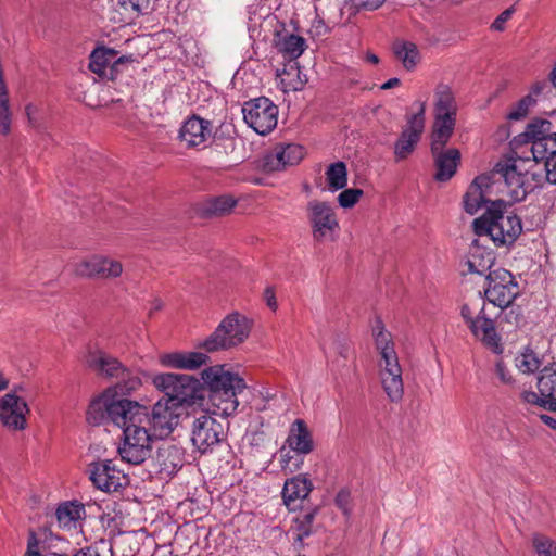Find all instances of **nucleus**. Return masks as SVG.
Instances as JSON below:
<instances>
[{"label":"nucleus","instance_id":"1","mask_svg":"<svg viewBox=\"0 0 556 556\" xmlns=\"http://www.w3.org/2000/svg\"><path fill=\"white\" fill-rule=\"evenodd\" d=\"M201 376L208 392L207 413L223 418L232 415L239 405L237 395L247 388L243 378L225 370V365L208 367Z\"/></svg>","mask_w":556,"mask_h":556},{"label":"nucleus","instance_id":"2","mask_svg":"<svg viewBox=\"0 0 556 556\" xmlns=\"http://www.w3.org/2000/svg\"><path fill=\"white\" fill-rule=\"evenodd\" d=\"M506 202L495 199L480 217L473 219L472 230L479 236H489L497 245L513 244L522 232L521 219L516 214L505 215Z\"/></svg>","mask_w":556,"mask_h":556},{"label":"nucleus","instance_id":"3","mask_svg":"<svg viewBox=\"0 0 556 556\" xmlns=\"http://www.w3.org/2000/svg\"><path fill=\"white\" fill-rule=\"evenodd\" d=\"M154 386L164 392V400L178 409L205 399V384L190 375L161 374L153 379Z\"/></svg>","mask_w":556,"mask_h":556},{"label":"nucleus","instance_id":"4","mask_svg":"<svg viewBox=\"0 0 556 556\" xmlns=\"http://www.w3.org/2000/svg\"><path fill=\"white\" fill-rule=\"evenodd\" d=\"M460 316L471 334L495 354L503 353L501 336L496 331V321L486 315L481 292L476 299L462 304Z\"/></svg>","mask_w":556,"mask_h":556},{"label":"nucleus","instance_id":"5","mask_svg":"<svg viewBox=\"0 0 556 556\" xmlns=\"http://www.w3.org/2000/svg\"><path fill=\"white\" fill-rule=\"evenodd\" d=\"M251 328V321L244 315L233 312L227 315L216 329L198 344V348L210 353L229 350L243 343Z\"/></svg>","mask_w":556,"mask_h":556},{"label":"nucleus","instance_id":"6","mask_svg":"<svg viewBox=\"0 0 556 556\" xmlns=\"http://www.w3.org/2000/svg\"><path fill=\"white\" fill-rule=\"evenodd\" d=\"M491 177L496 182L495 190L503 185L511 202H521L532 192L527 175H523V163L516 157L498 162Z\"/></svg>","mask_w":556,"mask_h":556},{"label":"nucleus","instance_id":"7","mask_svg":"<svg viewBox=\"0 0 556 556\" xmlns=\"http://www.w3.org/2000/svg\"><path fill=\"white\" fill-rule=\"evenodd\" d=\"M154 439L148 427L143 425L126 427L123 432V442L117 450L122 460L131 465L142 464L151 456Z\"/></svg>","mask_w":556,"mask_h":556},{"label":"nucleus","instance_id":"8","mask_svg":"<svg viewBox=\"0 0 556 556\" xmlns=\"http://www.w3.org/2000/svg\"><path fill=\"white\" fill-rule=\"evenodd\" d=\"M243 119L255 132L265 136L276 126L278 106L267 97H258L243 103Z\"/></svg>","mask_w":556,"mask_h":556},{"label":"nucleus","instance_id":"9","mask_svg":"<svg viewBox=\"0 0 556 556\" xmlns=\"http://www.w3.org/2000/svg\"><path fill=\"white\" fill-rule=\"evenodd\" d=\"M488 288L484 290L485 299L493 305L505 309L520 294V288L513 274L498 268L486 275Z\"/></svg>","mask_w":556,"mask_h":556},{"label":"nucleus","instance_id":"10","mask_svg":"<svg viewBox=\"0 0 556 556\" xmlns=\"http://www.w3.org/2000/svg\"><path fill=\"white\" fill-rule=\"evenodd\" d=\"M146 419L142 425L155 439H166L179 424L180 412L164 399H160L151 408L146 406Z\"/></svg>","mask_w":556,"mask_h":556},{"label":"nucleus","instance_id":"11","mask_svg":"<svg viewBox=\"0 0 556 556\" xmlns=\"http://www.w3.org/2000/svg\"><path fill=\"white\" fill-rule=\"evenodd\" d=\"M226 439V427L217 421L212 414H203L195 418L192 425V444L206 453L219 445Z\"/></svg>","mask_w":556,"mask_h":556},{"label":"nucleus","instance_id":"12","mask_svg":"<svg viewBox=\"0 0 556 556\" xmlns=\"http://www.w3.org/2000/svg\"><path fill=\"white\" fill-rule=\"evenodd\" d=\"M418 111L407 118L406 127L402 130L394 143V157L396 162L406 160L416 149L425 130V102H417Z\"/></svg>","mask_w":556,"mask_h":556},{"label":"nucleus","instance_id":"13","mask_svg":"<svg viewBox=\"0 0 556 556\" xmlns=\"http://www.w3.org/2000/svg\"><path fill=\"white\" fill-rule=\"evenodd\" d=\"M89 479L97 489L108 493L117 492L129 483L127 475L119 470L112 459L91 463Z\"/></svg>","mask_w":556,"mask_h":556},{"label":"nucleus","instance_id":"14","mask_svg":"<svg viewBox=\"0 0 556 556\" xmlns=\"http://www.w3.org/2000/svg\"><path fill=\"white\" fill-rule=\"evenodd\" d=\"M380 362V379L382 388L391 402L397 403L403 399L404 384L402 368L395 351L382 353Z\"/></svg>","mask_w":556,"mask_h":556},{"label":"nucleus","instance_id":"15","mask_svg":"<svg viewBox=\"0 0 556 556\" xmlns=\"http://www.w3.org/2000/svg\"><path fill=\"white\" fill-rule=\"evenodd\" d=\"M130 60L125 55L119 56L114 49L99 47L90 54L89 70L100 78L115 80L122 67Z\"/></svg>","mask_w":556,"mask_h":556},{"label":"nucleus","instance_id":"16","mask_svg":"<svg viewBox=\"0 0 556 556\" xmlns=\"http://www.w3.org/2000/svg\"><path fill=\"white\" fill-rule=\"evenodd\" d=\"M307 217L316 241H323L328 233L339 228L333 207L324 201L312 200L307 204Z\"/></svg>","mask_w":556,"mask_h":556},{"label":"nucleus","instance_id":"17","mask_svg":"<svg viewBox=\"0 0 556 556\" xmlns=\"http://www.w3.org/2000/svg\"><path fill=\"white\" fill-rule=\"evenodd\" d=\"M29 414L28 404L15 393H8L0 400V421L11 431L26 428V416Z\"/></svg>","mask_w":556,"mask_h":556},{"label":"nucleus","instance_id":"18","mask_svg":"<svg viewBox=\"0 0 556 556\" xmlns=\"http://www.w3.org/2000/svg\"><path fill=\"white\" fill-rule=\"evenodd\" d=\"M109 420L121 427L123 431L126 427L142 425L146 419V406L136 401L118 399L109 404Z\"/></svg>","mask_w":556,"mask_h":556},{"label":"nucleus","instance_id":"19","mask_svg":"<svg viewBox=\"0 0 556 556\" xmlns=\"http://www.w3.org/2000/svg\"><path fill=\"white\" fill-rule=\"evenodd\" d=\"M496 182L489 175H480L470 184L464 195V210L470 214H476L483 205L490 204L495 200L491 194L495 191Z\"/></svg>","mask_w":556,"mask_h":556},{"label":"nucleus","instance_id":"20","mask_svg":"<svg viewBox=\"0 0 556 556\" xmlns=\"http://www.w3.org/2000/svg\"><path fill=\"white\" fill-rule=\"evenodd\" d=\"M304 157V148L289 143L267 153L263 157L262 167L265 172L282 170L287 166L298 165Z\"/></svg>","mask_w":556,"mask_h":556},{"label":"nucleus","instance_id":"21","mask_svg":"<svg viewBox=\"0 0 556 556\" xmlns=\"http://www.w3.org/2000/svg\"><path fill=\"white\" fill-rule=\"evenodd\" d=\"M212 137V122L198 115H192L186 119L179 130V139L188 148L204 149L206 142Z\"/></svg>","mask_w":556,"mask_h":556},{"label":"nucleus","instance_id":"22","mask_svg":"<svg viewBox=\"0 0 556 556\" xmlns=\"http://www.w3.org/2000/svg\"><path fill=\"white\" fill-rule=\"evenodd\" d=\"M85 363L99 377L116 379L124 372V365L113 355L97 349L88 351Z\"/></svg>","mask_w":556,"mask_h":556},{"label":"nucleus","instance_id":"23","mask_svg":"<svg viewBox=\"0 0 556 556\" xmlns=\"http://www.w3.org/2000/svg\"><path fill=\"white\" fill-rule=\"evenodd\" d=\"M430 150L437 168L434 179L440 182L448 181L460 163V151L457 148Z\"/></svg>","mask_w":556,"mask_h":556},{"label":"nucleus","instance_id":"24","mask_svg":"<svg viewBox=\"0 0 556 556\" xmlns=\"http://www.w3.org/2000/svg\"><path fill=\"white\" fill-rule=\"evenodd\" d=\"M159 473L173 476L184 464V451L175 444L163 443L153 458Z\"/></svg>","mask_w":556,"mask_h":556},{"label":"nucleus","instance_id":"25","mask_svg":"<svg viewBox=\"0 0 556 556\" xmlns=\"http://www.w3.org/2000/svg\"><path fill=\"white\" fill-rule=\"evenodd\" d=\"M273 41L277 51L289 61H295L306 49V41L303 37L291 34L283 27L280 30H275Z\"/></svg>","mask_w":556,"mask_h":556},{"label":"nucleus","instance_id":"26","mask_svg":"<svg viewBox=\"0 0 556 556\" xmlns=\"http://www.w3.org/2000/svg\"><path fill=\"white\" fill-rule=\"evenodd\" d=\"M286 444L290 451L299 455H307L314 450V441L306 422L295 419L289 430Z\"/></svg>","mask_w":556,"mask_h":556},{"label":"nucleus","instance_id":"27","mask_svg":"<svg viewBox=\"0 0 556 556\" xmlns=\"http://www.w3.org/2000/svg\"><path fill=\"white\" fill-rule=\"evenodd\" d=\"M313 482L306 475H298L287 479L281 492L283 503L293 508L298 501H304L313 490Z\"/></svg>","mask_w":556,"mask_h":556},{"label":"nucleus","instance_id":"28","mask_svg":"<svg viewBox=\"0 0 556 556\" xmlns=\"http://www.w3.org/2000/svg\"><path fill=\"white\" fill-rule=\"evenodd\" d=\"M528 139L549 140L556 147V111H552L546 117L533 118L521 135Z\"/></svg>","mask_w":556,"mask_h":556},{"label":"nucleus","instance_id":"29","mask_svg":"<svg viewBox=\"0 0 556 556\" xmlns=\"http://www.w3.org/2000/svg\"><path fill=\"white\" fill-rule=\"evenodd\" d=\"M208 356L202 352H174L160 357L165 367L194 370L205 365Z\"/></svg>","mask_w":556,"mask_h":556},{"label":"nucleus","instance_id":"30","mask_svg":"<svg viewBox=\"0 0 556 556\" xmlns=\"http://www.w3.org/2000/svg\"><path fill=\"white\" fill-rule=\"evenodd\" d=\"M238 200L231 194L210 197L201 202L199 214L204 218L224 217L232 213Z\"/></svg>","mask_w":556,"mask_h":556},{"label":"nucleus","instance_id":"31","mask_svg":"<svg viewBox=\"0 0 556 556\" xmlns=\"http://www.w3.org/2000/svg\"><path fill=\"white\" fill-rule=\"evenodd\" d=\"M456 125V116L434 114V122L430 135V149L446 148L451 140Z\"/></svg>","mask_w":556,"mask_h":556},{"label":"nucleus","instance_id":"32","mask_svg":"<svg viewBox=\"0 0 556 556\" xmlns=\"http://www.w3.org/2000/svg\"><path fill=\"white\" fill-rule=\"evenodd\" d=\"M83 515H85V507L76 502H65L55 511L59 527L67 530L76 529L77 522L83 519Z\"/></svg>","mask_w":556,"mask_h":556},{"label":"nucleus","instance_id":"33","mask_svg":"<svg viewBox=\"0 0 556 556\" xmlns=\"http://www.w3.org/2000/svg\"><path fill=\"white\" fill-rule=\"evenodd\" d=\"M536 388L543 396L556 404V362L548 363L539 370ZM554 413H556V408H554Z\"/></svg>","mask_w":556,"mask_h":556},{"label":"nucleus","instance_id":"34","mask_svg":"<svg viewBox=\"0 0 556 556\" xmlns=\"http://www.w3.org/2000/svg\"><path fill=\"white\" fill-rule=\"evenodd\" d=\"M318 511L319 508L315 506L311 509L301 510L300 514L293 518L291 530L294 534L295 542H303L304 539L314 533V520Z\"/></svg>","mask_w":556,"mask_h":556},{"label":"nucleus","instance_id":"35","mask_svg":"<svg viewBox=\"0 0 556 556\" xmlns=\"http://www.w3.org/2000/svg\"><path fill=\"white\" fill-rule=\"evenodd\" d=\"M277 76L280 78V86L283 92L302 90L307 83L305 76L302 77L296 62L285 65L281 72H277Z\"/></svg>","mask_w":556,"mask_h":556},{"label":"nucleus","instance_id":"36","mask_svg":"<svg viewBox=\"0 0 556 556\" xmlns=\"http://www.w3.org/2000/svg\"><path fill=\"white\" fill-rule=\"evenodd\" d=\"M393 53L406 71H413L420 60L418 48L412 41L396 40L393 43Z\"/></svg>","mask_w":556,"mask_h":556},{"label":"nucleus","instance_id":"37","mask_svg":"<svg viewBox=\"0 0 556 556\" xmlns=\"http://www.w3.org/2000/svg\"><path fill=\"white\" fill-rule=\"evenodd\" d=\"M117 382L115 386L110 389L116 395H130L132 392L137 391L141 384L142 380L140 374L137 369L124 367V372L118 376Z\"/></svg>","mask_w":556,"mask_h":556},{"label":"nucleus","instance_id":"38","mask_svg":"<svg viewBox=\"0 0 556 556\" xmlns=\"http://www.w3.org/2000/svg\"><path fill=\"white\" fill-rule=\"evenodd\" d=\"M549 140H540V139H528L525 138L526 143H531L530 148L526 147V150L522 151L523 156H517L521 163L527 164L528 162L543 164L546 162L547 157H549L551 151L547 148V142Z\"/></svg>","mask_w":556,"mask_h":556},{"label":"nucleus","instance_id":"39","mask_svg":"<svg viewBox=\"0 0 556 556\" xmlns=\"http://www.w3.org/2000/svg\"><path fill=\"white\" fill-rule=\"evenodd\" d=\"M456 116L457 104L454 93L447 85H439L435 90L434 114Z\"/></svg>","mask_w":556,"mask_h":556},{"label":"nucleus","instance_id":"40","mask_svg":"<svg viewBox=\"0 0 556 556\" xmlns=\"http://www.w3.org/2000/svg\"><path fill=\"white\" fill-rule=\"evenodd\" d=\"M111 390H108L98 399L93 400L87 410V421L90 425L98 426L105 420H109V404L113 399H110L109 393Z\"/></svg>","mask_w":556,"mask_h":556},{"label":"nucleus","instance_id":"41","mask_svg":"<svg viewBox=\"0 0 556 556\" xmlns=\"http://www.w3.org/2000/svg\"><path fill=\"white\" fill-rule=\"evenodd\" d=\"M325 175L331 191L342 190L348 185V166L342 161L331 163L327 167Z\"/></svg>","mask_w":556,"mask_h":556},{"label":"nucleus","instance_id":"42","mask_svg":"<svg viewBox=\"0 0 556 556\" xmlns=\"http://www.w3.org/2000/svg\"><path fill=\"white\" fill-rule=\"evenodd\" d=\"M102 255L96 254L74 263L73 274L80 278L98 279V269Z\"/></svg>","mask_w":556,"mask_h":556},{"label":"nucleus","instance_id":"43","mask_svg":"<svg viewBox=\"0 0 556 556\" xmlns=\"http://www.w3.org/2000/svg\"><path fill=\"white\" fill-rule=\"evenodd\" d=\"M372 333L375 337L376 348L379 351L380 355L382 353L395 351L394 344L392 342V336L389 331L384 329V325L380 318L376 319V324L372 328Z\"/></svg>","mask_w":556,"mask_h":556},{"label":"nucleus","instance_id":"44","mask_svg":"<svg viewBox=\"0 0 556 556\" xmlns=\"http://www.w3.org/2000/svg\"><path fill=\"white\" fill-rule=\"evenodd\" d=\"M98 269V279H115L123 273L119 261L102 255Z\"/></svg>","mask_w":556,"mask_h":556},{"label":"nucleus","instance_id":"45","mask_svg":"<svg viewBox=\"0 0 556 556\" xmlns=\"http://www.w3.org/2000/svg\"><path fill=\"white\" fill-rule=\"evenodd\" d=\"M12 112L9 90L0 92V134L8 136L11 132Z\"/></svg>","mask_w":556,"mask_h":556},{"label":"nucleus","instance_id":"46","mask_svg":"<svg viewBox=\"0 0 556 556\" xmlns=\"http://www.w3.org/2000/svg\"><path fill=\"white\" fill-rule=\"evenodd\" d=\"M496 318L500 320V324L506 323L517 328L523 320V312L519 305H515L513 302L505 309H501Z\"/></svg>","mask_w":556,"mask_h":556},{"label":"nucleus","instance_id":"47","mask_svg":"<svg viewBox=\"0 0 556 556\" xmlns=\"http://www.w3.org/2000/svg\"><path fill=\"white\" fill-rule=\"evenodd\" d=\"M520 399L526 404L538 406L553 413L554 408H556V404L554 402H549V400L543 396L539 391L534 392L532 390H525L520 393Z\"/></svg>","mask_w":556,"mask_h":556},{"label":"nucleus","instance_id":"48","mask_svg":"<svg viewBox=\"0 0 556 556\" xmlns=\"http://www.w3.org/2000/svg\"><path fill=\"white\" fill-rule=\"evenodd\" d=\"M530 165L526 167L523 164V175H527V180L529 185L532 187V191L536 188L541 187L546 179V172L544 170V166L541 164L529 162Z\"/></svg>","mask_w":556,"mask_h":556},{"label":"nucleus","instance_id":"49","mask_svg":"<svg viewBox=\"0 0 556 556\" xmlns=\"http://www.w3.org/2000/svg\"><path fill=\"white\" fill-rule=\"evenodd\" d=\"M540 366L541 361L533 351L525 352L519 358H517V367L522 374H534L535 371L541 370Z\"/></svg>","mask_w":556,"mask_h":556},{"label":"nucleus","instance_id":"50","mask_svg":"<svg viewBox=\"0 0 556 556\" xmlns=\"http://www.w3.org/2000/svg\"><path fill=\"white\" fill-rule=\"evenodd\" d=\"M533 104H535V99L531 94L525 96L507 113V119L520 121L525 118Z\"/></svg>","mask_w":556,"mask_h":556},{"label":"nucleus","instance_id":"51","mask_svg":"<svg viewBox=\"0 0 556 556\" xmlns=\"http://www.w3.org/2000/svg\"><path fill=\"white\" fill-rule=\"evenodd\" d=\"M532 545L539 556H556V542L543 534H534Z\"/></svg>","mask_w":556,"mask_h":556},{"label":"nucleus","instance_id":"52","mask_svg":"<svg viewBox=\"0 0 556 556\" xmlns=\"http://www.w3.org/2000/svg\"><path fill=\"white\" fill-rule=\"evenodd\" d=\"M363 193V190L358 188L344 189L338 195V203L343 208H351L359 201Z\"/></svg>","mask_w":556,"mask_h":556},{"label":"nucleus","instance_id":"53","mask_svg":"<svg viewBox=\"0 0 556 556\" xmlns=\"http://www.w3.org/2000/svg\"><path fill=\"white\" fill-rule=\"evenodd\" d=\"M467 264L470 273L483 275L491 267L492 257L490 253H488L486 260L484 257L479 258L475 253H471Z\"/></svg>","mask_w":556,"mask_h":556},{"label":"nucleus","instance_id":"54","mask_svg":"<svg viewBox=\"0 0 556 556\" xmlns=\"http://www.w3.org/2000/svg\"><path fill=\"white\" fill-rule=\"evenodd\" d=\"M118 3L125 11L137 15L148 13L150 10V0H118Z\"/></svg>","mask_w":556,"mask_h":556},{"label":"nucleus","instance_id":"55","mask_svg":"<svg viewBox=\"0 0 556 556\" xmlns=\"http://www.w3.org/2000/svg\"><path fill=\"white\" fill-rule=\"evenodd\" d=\"M25 556H66V555L58 554V553H52V552L40 553V551H39V542H38L35 533L31 532L30 536L28 539L27 552H26Z\"/></svg>","mask_w":556,"mask_h":556},{"label":"nucleus","instance_id":"56","mask_svg":"<svg viewBox=\"0 0 556 556\" xmlns=\"http://www.w3.org/2000/svg\"><path fill=\"white\" fill-rule=\"evenodd\" d=\"M544 170L547 181L556 185V150H551L549 157L544 163Z\"/></svg>","mask_w":556,"mask_h":556},{"label":"nucleus","instance_id":"57","mask_svg":"<svg viewBox=\"0 0 556 556\" xmlns=\"http://www.w3.org/2000/svg\"><path fill=\"white\" fill-rule=\"evenodd\" d=\"M351 493L346 489H341L334 498L336 506L341 509L345 515L350 511Z\"/></svg>","mask_w":556,"mask_h":556},{"label":"nucleus","instance_id":"58","mask_svg":"<svg viewBox=\"0 0 556 556\" xmlns=\"http://www.w3.org/2000/svg\"><path fill=\"white\" fill-rule=\"evenodd\" d=\"M352 5L356 9V10H369V11H374V10H377L378 8H380L386 0H350Z\"/></svg>","mask_w":556,"mask_h":556},{"label":"nucleus","instance_id":"59","mask_svg":"<svg viewBox=\"0 0 556 556\" xmlns=\"http://www.w3.org/2000/svg\"><path fill=\"white\" fill-rule=\"evenodd\" d=\"M495 372L503 383L513 384L515 382V379L510 375L509 370L507 369V367L503 361L496 362Z\"/></svg>","mask_w":556,"mask_h":556},{"label":"nucleus","instance_id":"60","mask_svg":"<svg viewBox=\"0 0 556 556\" xmlns=\"http://www.w3.org/2000/svg\"><path fill=\"white\" fill-rule=\"evenodd\" d=\"M513 8L506 9L503 11L492 23L491 28L496 31L504 30L505 23L513 15Z\"/></svg>","mask_w":556,"mask_h":556},{"label":"nucleus","instance_id":"61","mask_svg":"<svg viewBox=\"0 0 556 556\" xmlns=\"http://www.w3.org/2000/svg\"><path fill=\"white\" fill-rule=\"evenodd\" d=\"M333 349L338 355H340L343 359H348L351 352L350 342L345 339H337L333 342Z\"/></svg>","mask_w":556,"mask_h":556},{"label":"nucleus","instance_id":"62","mask_svg":"<svg viewBox=\"0 0 556 556\" xmlns=\"http://www.w3.org/2000/svg\"><path fill=\"white\" fill-rule=\"evenodd\" d=\"M25 111H26V115H27L29 124L35 128H39L40 123L37 119V117L35 116L37 113V108L33 104H28V105H26Z\"/></svg>","mask_w":556,"mask_h":556},{"label":"nucleus","instance_id":"63","mask_svg":"<svg viewBox=\"0 0 556 556\" xmlns=\"http://www.w3.org/2000/svg\"><path fill=\"white\" fill-rule=\"evenodd\" d=\"M72 556H102L98 546L89 545L84 548L78 549Z\"/></svg>","mask_w":556,"mask_h":556},{"label":"nucleus","instance_id":"64","mask_svg":"<svg viewBox=\"0 0 556 556\" xmlns=\"http://www.w3.org/2000/svg\"><path fill=\"white\" fill-rule=\"evenodd\" d=\"M264 295L268 307L273 311H276L278 305L274 290L271 288H266Z\"/></svg>","mask_w":556,"mask_h":556}]
</instances>
